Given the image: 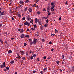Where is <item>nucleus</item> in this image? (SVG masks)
<instances>
[{"label": "nucleus", "mask_w": 74, "mask_h": 74, "mask_svg": "<svg viewBox=\"0 0 74 74\" xmlns=\"http://www.w3.org/2000/svg\"><path fill=\"white\" fill-rule=\"evenodd\" d=\"M21 29H18V31H21Z\"/></svg>", "instance_id": "obj_61"}, {"label": "nucleus", "mask_w": 74, "mask_h": 74, "mask_svg": "<svg viewBox=\"0 0 74 74\" xmlns=\"http://www.w3.org/2000/svg\"><path fill=\"white\" fill-rule=\"evenodd\" d=\"M10 12H12H12H12V11H11V10H10Z\"/></svg>", "instance_id": "obj_62"}, {"label": "nucleus", "mask_w": 74, "mask_h": 74, "mask_svg": "<svg viewBox=\"0 0 74 74\" xmlns=\"http://www.w3.org/2000/svg\"><path fill=\"white\" fill-rule=\"evenodd\" d=\"M29 53V51H27L26 53V55H28V53Z\"/></svg>", "instance_id": "obj_33"}, {"label": "nucleus", "mask_w": 74, "mask_h": 74, "mask_svg": "<svg viewBox=\"0 0 74 74\" xmlns=\"http://www.w3.org/2000/svg\"><path fill=\"white\" fill-rule=\"evenodd\" d=\"M72 71H74V66H73L72 68Z\"/></svg>", "instance_id": "obj_11"}, {"label": "nucleus", "mask_w": 74, "mask_h": 74, "mask_svg": "<svg viewBox=\"0 0 74 74\" xmlns=\"http://www.w3.org/2000/svg\"><path fill=\"white\" fill-rule=\"evenodd\" d=\"M51 9V8L49 7H48L47 9V11H49V10Z\"/></svg>", "instance_id": "obj_7"}, {"label": "nucleus", "mask_w": 74, "mask_h": 74, "mask_svg": "<svg viewBox=\"0 0 74 74\" xmlns=\"http://www.w3.org/2000/svg\"><path fill=\"white\" fill-rule=\"evenodd\" d=\"M0 42H1L2 44L3 43V40L1 39L0 40Z\"/></svg>", "instance_id": "obj_18"}, {"label": "nucleus", "mask_w": 74, "mask_h": 74, "mask_svg": "<svg viewBox=\"0 0 74 74\" xmlns=\"http://www.w3.org/2000/svg\"><path fill=\"white\" fill-rule=\"evenodd\" d=\"M57 64H59V61H58L57 62Z\"/></svg>", "instance_id": "obj_51"}, {"label": "nucleus", "mask_w": 74, "mask_h": 74, "mask_svg": "<svg viewBox=\"0 0 74 74\" xmlns=\"http://www.w3.org/2000/svg\"><path fill=\"white\" fill-rule=\"evenodd\" d=\"M29 12H32V9L29 8Z\"/></svg>", "instance_id": "obj_6"}, {"label": "nucleus", "mask_w": 74, "mask_h": 74, "mask_svg": "<svg viewBox=\"0 0 74 74\" xmlns=\"http://www.w3.org/2000/svg\"><path fill=\"white\" fill-rule=\"evenodd\" d=\"M20 52L23 55V54H24V51H21Z\"/></svg>", "instance_id": "obj_12"}, {"label": "nucleus", "mask_w": 74, "mask_h": 74, "mask_svg": "<svg viewBox=\"0 0 74 74\" xmlns=\"http://www.w3.org/2000/svg\"><path fill=\"white\" fill-rule=\"evenodd\" d=\"M18 17H19V18H20V17H21V14H18Z\"/></svg>", "instance_id": "obj_17"}, {"label": "nucleus", "mask_w": 74, "mask_h": 74, "mask_svg": "<svg viewBox=\"0 0 74 74\" xmlns=\"http://www.w3.org/2000/svg\"><path fill=\"white\" fill-rule=\"evenodd\" d=\"M55 33H58V30H56V29H55Z\"/></svg>", "instance_id": "obj_14"}, {"label": "nucleus", "mask_w": 74, "mask_h": 74, "mask_svg": "<svg viewBox=\"0 0 74 74\" xmlns=\"http://www.w3.org/2000/svg\"><path fill=\"white\" fill-rule=\"evenodd\" d=\"M37 22H38V20L37 19V18H35V23H37Z\"/></svg>", "instance_id": "obj_5"}, {"label": "nucleus", "mask_w": 74, "mask_h": 74, "mask_svg": "<svg viewBox=\"0 0 74 74\" xmlns=\"http://www.w3.org/2000/svg\"><path fill=\"white\" fill-rule=\"evenodd\" d=\"M21 33H22V32H23V29H22L21 31Z\"/></svg>", "instance_id": "obj_24"}, {"label": "nucleus", "mask_w": 74, "mask_h": 74, "mask_svg": "<svg viewBox=\"0 0 74 74\" xmlns=\"http://www.w3.org/2000/svg\"><path fill=\"white\" fill-rule=\"evenodd\" d=\"M29 42H32V40H31V39H29Z\"/></svg>", "instance_id": "obj_43"}, {"label": "nucleus", "mask_w": 74, "mask_h": 74, "mask_svg": "<svg viewBox=\"0 0 74 74\" xmlns=\"http://www.w3.org/2000/svg\"><path fill=\"white\" fill-rule=\"evenodd\" d=\"M49 44H52V42H51V41L49 42Z\"/></svg>", "instance_id": "obj_46"}, {"label": "nucleus", "mask_w": 74, "mask_h": 74, "mask_svg": "<svg viewBox=\"0 0 74 74\" xmlns=\"http://www.w3.org/2000/svg\"><path fill=\"white\" fill-rule=\"evenodd\" d=\"M34 27H35L36 28L37 27V26H36V25H34Z\"/></svg>", "instance_id": "obj_44"}, {"label": "nucleus", "mask_w": 74, "mask_h": 74, "mask_svg": "<svg viewBox=\"0 0 74 74\" xmlns=\"http://www.w3.org/2000/svg\"><path fill=\"white\" fill-rule=\"evenodd\" d=\"M40 73H41V74H43V73H42V71H41L40 72Z\"/></svg>", "instance_id": "obj_59"}, {"label": "nucleus", "mask_w": 74, "mask_h": 74, "mask_svg": "<svg viewBox=\"0 0 74 74\" xmlns=\"http://www.w3.org/2000/svg\"><path fill=\"white\" fill-rule=\"evenodd\" d=\"M48 15H51V13H49V14H48Z\"/></svg>", "instance_id": "obj_60"}, {"label": "nucleus", "mask_w": 74, "mask_h": 74, "mask_svg": "<svg viewBox=\"0 0 74 74\" xmlns=\"http://www.w3.org/2000/svg\"><path fill=\"white\" fill-rule=\"evenodd\" d=\"M30 23H28L27 21H26L24 23V25H28V26H29V25H30Z\"/></svg>", "instance_id": "obj_1"}, {"label": "nucleus", "mask_w": 74, "mask_h": 74, "mask_svg": "<svg viewBox=\"0 0 74 74\" xmlns=\"http://www.w3.org/2000/svg\"><path fill=\"white\" fill-rule=\"evenodd\" d=\"M47 68H44L43 69L44 71L45 72V71H47Z\"/></svg>", "instance_id": "obj_8"}, {"label": "nucleus", "mask_w": 74, "mask_h": 74, "mask_svg": "<svg viewBox=\"0 0 74 74\" xmlns=\"http://www.w3.org/2000/svg\"><path fill=\"white\" fill-rule=\"evenodd\" d=\"M17 8L19 9V8H21V7H19V6H18L17 7Z\"/></svg>", "instance_id": "obj_49"}, {"label": "nucleus", "mask_w": 74, "mask_h": 74, "mask_svg": "<svg viewBox=\"0 0 74 74\" xmlns=\"http://www.w3.org/2000/svg\"><path fill=\"white\" fill-rule=\"evenodd\" d=\"M12 20H13V21H14V18H13V17H12Z\"/></svg>", "instance_id": "obj_52"}, {"label": "nucleus", "mask_w": 74, "mask_h": 74, "mask_svg": "<svg viewBox=\"0 0 74 74\" xmlns=\"http://www.w3.org/2000/svg\"><path fill=\"white\" fill-rule=\"evenodd\" d=\"M25 37V34H22L21 35V38H23V37Z\"/></svg>", "instance_id": "obj_4"}, {"label": "nucleus", "mask_w": 74, "mask_h": 74, "mask_svg": "<svg viewBox=\"0 0 74 74\" xmlns=\"http://www.w3.org/2000/svg\"><path fill=\"white\" fill-rule=\"evenodd\" d=\"M55 34H51V36H55Z\"/></svg>", "instance_id": "obj_45"}, {"label": "nucleus", "mask_w": 74, "mask_h": 74, "mask_svg": "<svg viewBox=\"0 0 74 74\" xmlns=\"http://www.w3.org/2000/svg\"><path fill=\"white\" fill-rule=\"evenodd\" d=\"M54 4L52 2L51 3V5H53Z\"/></svg>", "instance_id": "obj_30"}, {"label": "nucleus", "mask_w": 74, "mask_h": 74, "mask_svg": "<svg viewBox=\"0 0 74 74\" xmlns=\"http://www.w3.org/2000/svg\"><path fill=\"white\" fill-rule=\"evenodd\" d=\"M62 58L63 59V58H64V56L63 55H62Z\"/></svg>", "instance_id": "obj_55"}, {"label": "nucleus", "mask_w": 74, "mask_h": 74, "mask_svg": "<svg viewBox=\"0 0 74 74\" xmlns=\"http://www.w3.org/2000/svg\"><path fill=\"white\" fill-rule=\"evenodd\" d=\"M38 1H39V0H36V3H37V2H38Z\"/></svg>", "instance_id": "obj_39"}, {"label": "nucleus", "mask_w": 74, "mask_h": 74, "mask_svg": "<svg viewBox=\"0 0 74 74\" xmlns=\"http://www.w3.org/2000/svg\"><path fill=\"white\" fill-rule=\"evenodd\" d=\"M37 60H38V61H40V59L39 58H38Z\"/></svg>", "instance_id": "obj_47"}, {"label": "nucleus", "mask_w": 74, "mask_h": 74, "mask_svg": "<svg viewBox=\"0 0 74 74\" xmlns=\"http://www.w3.org/2000/svg\"><path fill=\"white\" fill-rule=\"evenodd\" d=\"M60 72H62V69H60Z\"/></svg>", "instance_id": "obj_58"}, {"label": "nucleus", "mask_w": 74, "mask_h": 74, "mask_svg": "<svg viewBox=\"0 0 74 74\" xmlns=\"http://www.w3.org/2000/svg\"><path fill=\"white\" fill-rule=\"evenodd\" d=\"M62 19V18L61 17H60L59 18V20H60V21H61V19Z\"/></svg>", "instance_id": "obj_41"}, {"label": "nucleus", "mask_w": 74, "mask_h": 74, "mask_svg": "<svg viewBox=\"0 0 74 74\" xmlns=\"http://www.w3.org/2000/svg\"><path fill=\"white\" fill-rule=\"evenodd\" d=\"M33 72L34 73H36L37 72V71H33Z\"/></svg>", "instance_id": "obj_37"}, {"label": "nucleus", "mask_w": 74, "mask_h": 74, "mask_svg": "<svg viewBox=\"0 0 74 74\" xmlns=\"http://www.w3.org/2000/svg\"><path fill=\"white\" fill-rule=\"evenodd\" d=\"M42 41H43V42H44L45 40H44V39H42Z\"/></svg>", "instance_id": "obj_38"}, {"label": "nucleus", "mask_w": 74, "mask_h": 74, "mask_svg": "<svg viewBox=\"0 0 74 74\" xmlns=\"http://www.w3.org/2000/svg\"><path fill=\"white\" fill-rule=\"evenodd\" d=\"M27 7H26L25 9V11H26L27 10Z\"/></svg>", "instance_id": "obj_27"}, {"label": "nucleus", "mask_w": 74, "mask_h": 74, "mask_svg": "<svg viewBox=\"0 0 74 74\" xmlns=\"http://www.w3.org/2000/svg\"><path fill=\"white\" fill-rule=\"evenodd\" d=\"M37 14H38V15H39V14H41V12H37Z\"/></svg>", "instance_id": "obj_23"}, {"label": "nucleus", "mask_w": 74, "mask_h": 74, "mask_svg": "<svg viewBox=\"0 0 74 74\" xmlns=\"http://www.w3.org/2000/svg\"><path fill=\"white\" fill-rule=\"evenodd\" d=\"M30 42V45H32V44H33V42H32V41L31 42Z\"/></svg>", "instance_id": "obj_29"}, {"label": "nucleus", "mask_w": 74, "mask_h": 74, "mask_svg": "<svg viewBox=\"0 0 74 74\" xmlns=\"http://www.w3.org/2000/svg\"><path fill=\"white\" fill-rule=\"evenodd\" d=\"M1 14L2 15H5V13H4V11L2 12L1 13Z\"/></svg>", "instance_id": "obj_2"}, {"label": "nucleus", "mask_w": 74, "mask_h": 74, "mask_svg": "<svg viewBox=\"0 0 74 74\" xmlns=\"http://www.w3.org/2000/svg\"><path fill=\"white\" fill-rule=\"evenodd\" d=\"M26 45H27L25 43L24 44V46H25V47L26 46Z\"/></svg>", "instance_id": "obj_48"}, {"label": "nucleus", "mask_w": 74, "mask_h": 74, "mask_svg": "<svg viewBox=\"0 0 74 74\" xmlns=\"http://www.w3.org/2000/svg\"><path fill=\"white\" fill-rule=\"evenodd\" d=\"M33 57H34V58H35V57L36 56V54H34L33 55Z\"/></svg>", "instance_id": "obj_25"}, {"label": "nucleus", "mask_w": 74, "mask_h": 74, "mask_svg": "<svg viewBox=\"0 0 74 74\" xmlns=\"http://www.w3.org/2000/svg\"><path fill=\"white\" fill-rule=\"evenodd\" d=\"M6 69L7 70H8L9 69V68L8 67H6Z\"/></svg>", "instance_id": "obj_40"}, {"label": "nucleus", "mask_w": 74, "mask_h": 74, "mask_svg": "<svg viewBox=\"0 0 74 74\" xmlns=\"http://www.w3.org/2000/svg\"><path fill=\"white\" fill-rule=\"evenodd\" d=\"M14 63V61H12L10 62L11 64H13V63Z\"/></svg>", "instance_id": "obj_20"}, {"label": "nucleus", "mask_w": 74, "mask_h": 74, "mask_svg": "<svg viewBox=\"0 0 74 74\" xmlns=\"http://www.w3.org/2000/svg\"><path fill=\"white\" fill-rule=\"evenodd\" d=\"M25 3H29V0L25 1Z\"/></svg>", "instance_id": "obj_21"}, {"label": "nucleus", "mask_w": 74, "mask_h": 74, "mask_svg": "<svg viewBox=\"0 0 74 74\" xmlns=\"http://www.w3.org/2000/svg\"><path fill=\"white\" fill-rule=\"evenodd\" d=\"M25 59V57H23L22 58V59H23V60H24Z\"/></svg>", "instance_id": "obj_54"}, {"label": "nucleus", "mask_w": 74, "mask_h": 74, "mask_svg": "<svg viewBox=\"0 0 74 74\" xmlns=\"http://www.w3.org/2000/svg\"><path fill=\"white\" fill-rule=\"evenodd\" d=\"M55 5H52L51 7V8H55Z\"/></svg>", "instance_id": "obj_13"}, {"label": "nucleus", "mask_w": 74, "mask_h": 74, "mask_svg": "<svg viewBox=\"0 0 74 74\" xmlns=\"http://www.w3.org/2000/svg\"><path fill=\"white\" fill-rule=\"evenodd\" d=\"M43 58H44V59H46V57L45 56L43 57Z\"/></svg>", "instance_id": "obj_53"}, {"label": "nucleus", "mask_w": 74, "mask_h": 74, "mask_svg": "<svg viewBox=\"0 0 74 74\" xmlns=\"http://www.w3.org/2000/svg\"><path fill=\"white\" fill-rule=\"evenodd\" d=\"M53 49L51 50V51H53Z\"/></svg>", "instance_id": "obj_63"}, {"label": "nucleus", "mask_w": 74, "mask_h": 74, "mask_svg": "<svg viewBox=\"0 0 74 74\" xmlns=\"http://www.w3.org/2000/svg\"><path fill=\"white\" fill-rule=\"evenodd\" d=\"M8 53H12V51L11 50H9L8 52Z\"/></svg>", "instance_id": "obj_19"}, {"label": "nucleus", "mask_w": 74, "mask_h": 74, "mask_svg": "<svg viewBox=\"0 0 74 74\" xmlns=\"http://www.w3.org/2000/svg\"><path fill=\"white\" fill-rule=\"evenodd\" d=\"M25 37H27V38H29V35H27L25 36Z\"/></svg>", "instance_id": "obj_9"}, {"label": "nucleus", "mask_w": 74, "mask_h": 74, "mask_svg": "<svg viewBox=\"0 0 74 74\" xmlns=\"http://www.w3.org/2000/svg\"><path fill=\"white\" fill-rule=\"evenodd\" d=\"M7 71V70H6V69H4V71Z\"/></svg>", "instance_id": "obj_64"}, {"label": "nucleus", "mask_w": 74, "mask_h": 74, "mask_svg": "<svg viewBox=\"0 0 74 74\" xmlns=\"http://www.w3.org/2000/svg\"><path fill=\"white\" fill-rule=\"evenodd\" d=\"M0 66L1 68H3V67H4L3 65H1Z\"/></svg>", "instance_id": "obj_26"}, {"label": "nucleus", "mask_w": 74, "mask_h": 74, "mask_svg": "<svg viewBox=\"0 0 74 74\" xmlns=\"http://www.w3.org/2000/svg\"><path fill=\"white\" fill-rule=\"evenodd\" d=\"M37 39H35V40L33 42H34V44H36V42H37Z\"/></svg>", "instance_id": "obj_3"}, {"label": "nucleus", "mask_w": 74, "mask_h": 74, "mask_svg": "<svg viewBox=\"0 0 74 74\" xmlns=\"http://www.w3.org/2000/svg\"><path fill=\"white\" fill-rule=\"evenodd\" d=\"M51 11H54V9H53V8H51Z\"/></svg>", "instance_id": "obj_15"}, {"label": "nucleus", "mask_w": 74, "mask_h": 74, "mask_svg": "<svg viewBox=\"0 0 74 74\" xmlns=\"http://www.w3.org/2000/svg\"><path fill=\"white\" fill-rule=\"evenodd\" d=\"M31 30H35V28H32L31 29Z\"/></svg>", "instance_id": "obj_35"}, {"label": "nucleus", "mask_w": 74, "mask_h": 74, "mask_svg": "<svg viewBox=\"0 0 74 74\" xmlns=\"http://www.w3.org/2000/svg\"><path fill=\"white\" fill-rule=\"evenodd\" d=\"M19 3L20 4H23V1H20Z\"/></svg>", "instance_id": "obj_10"}, {"label": "nucleus", "mask_w": 74, "mask_h": 74, "mask_svg": "<svg viewBox=\"0 0 74 74\" xmlns=\"http://www.w3.org/2000/svg\"><path fill=\"white\" fill-rule=\"evenodd\" d=\"M33 20H32L31 21H30V23H33Z\"/></svg>", "instance_id": "obj_50"}, {"label": "nucleus", "mask_w": 74, "mask_h": 74, "mask_svg": "<svg viewBox=\"0 0 74 74\" xmlns=\"http://www.w3.org/2000/svg\"><path fill=\"white\" fill-rule=\"evenodd\" d=\"M28 21H30V20H31V18H30L29 17L28 18Z\"/></svg>", "instance_id": "obj_32"}, {"label": "nucleus", "mask_w": 74, "mask_h": 74, "mask_svg": "<svg viewBox=\"0 0 74 74\" xmlns=\"http://www.w3.org/2000/svg\"><path fill=\"white\" fill-rule=\"evenodd\" d=\"M3 65H5V62L3 63Z\"/></svg>", "instance_id": "obj_57"}, {"label": "nucleus", "mask_w": 74, "mask_h": 74, "mask_svg": "<svg viewBox=\"0 0 74 74\" xmlns=\"http://www.w3.org/2000/svg\"><path fill=\"white\" fill-rule=\"evenodd\" d=\"M40 29L41 30H43L44 29V28H43V27H41L40 28Z\"/></svg>", "instance_id": "obj_31"}, {"label": "nucleus", "mask_w": 74, "mask_h": 74, "mask_svg": "<svg viewBox=\"0 0 74 74\" xmlns=\"http://www.w3.org/2000/svg\"><path fill=\"white\" fill-rule=\"evenodd\" d=\"M25 17H24L23 18L22 20H23V21H24V20H25Z\"/></svg>", "instance_id": "obj_22"}, {"label": "nucleus", "mask_w": 74, "mask_h": 74, "mask_svg": "<svg viewBox=\"0 0 74 74\" xmlns=\"http://www.w3.org/2000/svg\"><path fill=\"white\" fill-rule=\"evenodd\" d=\"M36 5V4H34L33 6H32L33 7H35V6Z\"/></svg>", "instance_id": "obj_36"}, {"label": "nucleus", "mask_w": 74, "mask_h": 74, "mask_svg": "<svg viewBox=\"0 0 74 74\" xmlns=\"http://www.w3.org/2000/svg\"><path fill=\"white\" fill-rule=\"evenodd\" d=\"M47 26H48V24H47V23L45 25H44L45 27H47Z\"/></svg>", "instance_id": "obj_16"}, {"label": "nucleus", "mask_w": 74, "mask_h": 74, "mask_svg": "<svg viewBox=\"0 0 74 74\" xmlns=\"http://www.w3.org/2000/svg\"><path fill=\"white\" fill-rule=\"evenodd\" d=\"M51 59V57H49L47 58V59Z\"/></svg>", "instance_id": "obj_56"}, {"label": "nucleus", "mask_w": 74, "mask_h": 74, "mask_svg": "<svg viewBox=\"0 0 74 74\" xmlns=\"http://www.w3.org/2000/svg\"><path fill=\"white\" fill-rule=\"evenodd\" d=\"M30 30H29V29H27V32H29Z\"/></svg>", "instance_id": "obj_42"}, {"label": "nucleus", "mask_w": 74, "mask_h": 74, "mask_svg": "<svg viewBox=\"0 0 74 74\" xmlns=\"http://www.w3.org/2000/svg\"><path fill=\"white\" fill-rule=\"evenodd\" d=\"M33 56H32L31 57V58H30V59H31V60H32V59H33Z\"/></svg>", "instance_id": "obj_34"}, {"label": "nucleus", "mask_w": 74, "mask_h": 74, "mask_svg": "<svg viewBox=\"0 0 74 74\" xmlns=\"http://www.w3.org/2000/svg\"><path fill=\"white\" fill-rule=\"evenodd\" d=\"M48 21H49L48 19H47L46 20V22H47V23H48Z\"/></svg>", "instance_id": "obj_28"}]
</instances>
